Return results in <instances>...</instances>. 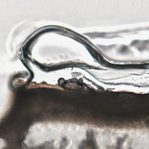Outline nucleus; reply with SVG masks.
Instances as JSON below:
<instances>
[{"mask_svg": "<svg viewBox=\"0 0 149 149\" xmlns=\"http://www.w3.org/2000/svg\"><path fill=\"white\" fill-rule=\"evenodd\" d=\"M79 82L78 81V83H77V84L80 86H81L82 85L86 86V84L85 83L82 82V78L79 79Z\"/></svg>", "mask_w": 149, "mask_h": 149, "instance_id": "nucleus-12", "label": "nucleus"}, {"mask_svg": "<svg viewBox=\"0 0 149 149\" xmlns=\"http://www.w3.org/2000/svg\"><path fill=\"white\" fill-rule=\"evenodd\" d=\"M42 84H46V82L43 81Z\"/></svg>", "mask_w": 149, "mask_h": 149, "instance_id": "nucleus-19", "label": "nucleus"}, {"mask_svg": "<svg viewBox=\"0 0 149 149\" xmlns=\"http://www.w3.org/2000/svg\"><path fill=\"white\" fill-rule=\"evenodd\" d=\"M66 146V139L65 138L63 139V141L61 142L60 149H64V148Z\"/></svg>", "mask_w": 149, "mask_h": 149, "instance_id": "nucleus-10", "label": "nucleus"}, {"mask_svg": "<svg viewBox=\"0 0 149 149\" xmlns=\"http://www.w3.org/2000/svg\"><path fill=\"white\" fill-rule=\"evenodd\" d=\"M138 40H134L131 43V45L132 46L138 44Z\"/></svg>", "mask_w": 149, "mask_h": 149, "instance_id": "nucleus-15", "label": "nucleus"}, {"mask_svg": "<svg viewBox=\"0 0 149 149\" xmlns=\"http://www.w3.org/2000/svg\"><path fill=\"white\" fill-rule=\"evenodd\" d=\"M127 46H123L121 47L120 49L119 50V53L124 54L127 53Z\"/></svg>", "mask_w": 149, "mask_h": 149, "instance_id": "nucleus-9", "label": "nucleus"}, {"mask_svg": "<svg viewBox=\"0 0 149 149\" xmlns=\"http://www.w3.org/2000/svg\"><path fill=\"white\" fill-rule=\"evenodd\" d=\"M92 132H87V140H83L79 146V149H98L95 139L93 137Z\"/></svg>", "mask_w": 149, "mask_h": 149, "instance_id": "nucleus-3", "label": "nucleus"}, {"mask_svg": "<svg viewBox=\"0 0 149 149\" xmlns=\"http://www.w3.org/2000/svg\"><path fill=\"white\" fill-rule=\"evenodd\" d=\"M73 79H70L68 80V81H66L64 80V79L63 78H61L58 80V85H59V86L63 87L67 85V84L68 83H72L73 82V81H72V80Z\"/></svg>", "mask_w": 149, "mask_h": 149, "instance_id": "nucleus-6", "label": "nucleus"}, {"mask_svg": "<svg viewBox=\"0 0 149 149\" xmlns=\"http://www.w3.org/2000/svg\"><path fill=\"white\" fill-rule=\"evenodd\" d=\"M99 89L100 90H101V91H104V89H103V87L102 86H100V87L99 88Z\"/></svg>", "mask_w": 149, "mask_h": 149, "instance_id": "nucleus-17", "label": "nucleus"}, {"mask_svg": "<svg viewBox=\"0 0 149 149\" xmlns=\"http://www.w3.org/2000/svg\"><path fill=\"white\" fill-rule=\"evenodd\" d=\"M110 93H117V92H114L112 91H110Z\"/></svg>", "mask_w": 149, "mask_h": 149, "instance_id": "nucleus-18", "label": "nucleus"}, {"mask_svg": "<svg viewBox=\"0 0 149 149\" xmlns=\"http://www.w3.org/2000/svg\"><path fill=\"white\" fill-rule=\"evenodd\" d=\"M85 47L86 48L87 50L94 58H103L102 55L97 51L94 49L91 46L88 45L85 42Z\"/></svg>", "mask_w": 149, "mask_h": 149, "instance_id": "nucleus-4", "label": "nucleus"}, {"mask_svg": "<svg viewBox=\"0 0 149 149\" xmlns=\"http://www.w3.org/2000/svg\"><path fill=\"white\" fill-rule=\"evenodd\" d=\"M145 42H147V41H145Z\"/></svg>", "mask_w": 149, "mask_h": 149, "instance_id": "nucleus-20", "label": "nucleus"}, {"mask_svg": "<svg viewBox=\"0 0 149 149\" xmlns=\"http://www.w3.org/2000/svg\"><path fill=\"white\" fill-rule=\"evenodd\" d=\"M146 48V45L142 44L140 46L138 47V50L139 51H141L145 50Z\"/></svg>", "mask_w": 149, "mask_h": 149, "instance_id": "nucleus-11", "label": "nucleus"}, {"mask_svg": "<svg viewBox=\"0 0 149 149\" xmlns=\"http://www.w3.org/2000/svg\"><path fill=\"white\" fill-rule=\"evenodd\" d=\"M121 93H122V94H125L126 93H127V94H132V95H136L137 96H139V95H140L141 96H143V94H136L134 93H125V92H121Z\"/></svg>", "mask_w": 149, "mask_h": 149, "instance_id": "nucleus-13", "label": "nucleus"}, {"mask_svg": "<svg viewBox=\"0 0 149 149\" xmlns=\"http://www.w3.org/2000/svg\"><path fill=\"white\" fill-rule=\"evenodd\" d=\"M124 140V138H118L117 146L115 147V149H121L122 143L123 142Z\"/></svg>", "mask_w": 149, "mask_h": 149, "instance_id": "nucleus-8", "label": "nucleus"}, {"mask_svg": "<svg viewBox=\"0 0 149 149\" xmlns=\"http://www.w3.org/2000/svg\"><path fill=\"white\" fill-rule=\"evenodd\" d=\"M23 52V56L24 60L20 58V60L22 63H23V65H24L26 68L28 69L30 73V77L29 79H28V80L25 84L22 85V89L26 90V86L28 85L31 82V80L33 78L34 75L33 73L28 68L27 65L29 61L28 60L31 61V62L35 64L39 67L43 71L46 72H49L51 71H55L57 70L62 69L63 68H67L71 67V65L70 64H61L58 65H54L52 66H46L45 64H41L40 63L36 60L33 61H31V59L28 56H31V52L30 50H22Z\"/></svg>", "mask_w": 149, "mask_h": 149, "instance_id": "nucleus-2", "label": "nucleus"}, {"mask_svg": "<svg viewBox=\"0 0 149 149\" xmlns=\"http://www.w3.org/2000/svg\"><path fill=\"white\" fill-rule=\"evenodd\" d=\"M23 77V75L21 73H19L14 75V76L13 77V79L10 80V87L11 88L13 89V80L17 78H22Z\"/></svg>", "mask_w": 149, "mask_h": 149, "instance_id": "nucleus-7", "label": "nucleus"}, {"mask_svg": "<svg viewBox=\"0 0 149 149\" xmlns=\"http://www.w3.org/2000/svg\"><path fill=\"white\" fill-rule=\"evenodd\" d=\"M86 67L89 68L91 69H94L97 70H100V68H98L97 67H95L93 66H90L88 65V66H86Z\"/></svg>", "mask_w": 149, "mask_h": 149, "instance_id": "nucleus-14", "label": "nucleus"}, {"mask_svg": "<svg viewBox=\"0 0 149 149\" xmlns=\"http://www.w3.org/2000/svg\"><path fill=\"white\" fill-rule=\"evenodd\" d=\"M81 66H82L81 65V64L79 63H76L75 64V66L76 67H79Z\"/></svg>", "mask_w": 149, "mask_h": 149, "instance_id": "nucleus-16", "label": "nucleus"}, {"mask_svg": "<svg viewBox=\"0 0 149 149\" xmlns=\"http://www.w3.org/2000/svg\"><path fill=\"white\" fill-rule=\"evenodd\" d=\"M30 113L29 117L26 118V127H29L35 122H41L50 120L59 121L62 118L65 119L67 117L66 114L69 115L72 120L75 122H83L84 120L90 122L93 118L95 120L97 125L100 127L104 125L111 126L126 123L130 124L142 121L145 123V113L143 112L136 114H125L123 116L117 117L116 116H113L109 113L103 112V116H102L99 111L95 110L91 111L88 109H84L79 107L73 109L66 107L64 109L53 107L43 108L42 110H38L36 112H30Z\"/></svg>", "mask_w": 149, "mask_h": 149, "instance_id": "nucleus-1", "label": "nucleus"}, {"mask_svg": "<svg viewBox=\"0 0 149 149\" xmlns=\"http://www.w3.org/2000/svg\"><path fill=\"white\" fill-rule=\"evenodd\" d=\"M129 149H130V148H129Z\"/></svg>", "mask_w": 149, "mask_h": 149, "instance_id": "nucleus-21", "label": "nucleus"}, {"mask_svg": "<svg viewBox=\"0 0 149 149\" xmlns=\"http://www.w3.org/2000/svg\"><path fill=\"white\" fill-rule=\"evenodd\" d=\"M88 37L93 39L97 38H104L105 37L106 33H92L87 34Z\"/></svg>", "mask_w": 149, "mask_h": 149, "instance_id": "nucleus-5", "label": "nucleus"}]
</instances>
